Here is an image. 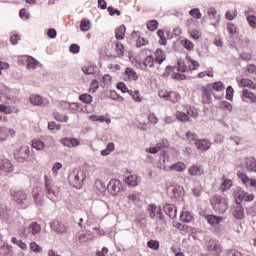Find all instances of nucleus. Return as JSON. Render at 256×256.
<instances>
[{
  "label": "nucleus",
  "instance_id": "nucleus-1",
  "mask_svg": "<svg viewBox=\"0 0 256 256\" xmlns=\"http://www.w3.org/2000/svg\"><path fill=\"white\" fill-rule=\"evenodd\" d=\"M44 185L47 198L50 199V201H55L61 194V187L51 182L47 175L44 176Z\"/></svg>",
  "mask_w": 256,
  "mask_h": 256
},
{
  "label": "nucleus",
  "instance_id": "nucleus-2",
  "mask_svg": "<svg viewBox=\"0 0 256 256\" xmlns=\"http://www.w3.org/2000/svg\"><path fill=\"white\" fill-rule=\"evenodd\" d=\"M68 181L75 189H81L83 181H85V174L82 170H74L69 174Z\"/></svg>",
  "mask_w": 256,
  "mask_h": 256
},
{
  "label": "nucleus",
  "instance_id": "nucleus-3",
  "mask_svg": "<svg viewBox=\"0 0 256 256\" xmlns=\"http://www.w3.org/2000/svg\"><path fill=\"white\" fill-rule=\"evenodd\" d=\"M211 205L216 213L223 214L229 209V202L227 199L221 196H214L211 199Z\"/></svg>",
  "mask_w": 256,
  "mask_h": 256
},
{
  "label": "nucleus",
  "instance_id": "nucleus-4",
  "mask_svg": "<svg viewBox=\"0 0 256 256\" xmlns=\"http://www.w3.org/2000/svg\"><path fill=\"white\" fill-rule=\"evenodd\" d=\"M206 249L209 255L212 256H221V253H223V246L221 245V242L217 239H210L206 242Z\"/></svg>",
  "mask_w": 256,
  "mask_h": 256
},
{
  "label": "nucleus",
  "instance_id": "nucleus-5",
  "mask_svg": "<svg viewBox=\"0 0 256 256\" xmlns=\"http://www.w3.org/2000/svg\"><path fill=\"white\" fill-rule=\"evenodd\" d=\"M31 151L29 150V147L22 146L19 150H16L14 152V157L18 163H24V161H27L29 159V154Z\"/></svg>",
  "mask_w": 256,
  "mask_h": 256
},
{
  "label": "nucleus",
  "instance_id": "nucleus-6",
  "mask_svg": "<svg viewBox=\"0 0 256 256\" xmlns=\"http://www.w3.org/2000/svg\"><path fill=\"white\" fill-rule=\"evenodd\" d=\"M108 190L110 191L111 195H119V193L123 190V184L118 179H112L108 184Z\"/></svg>",
  "mask_w": 256,
  "mask_h": 256
},
{
  "label": "nucleus",
  "instance_id": "nucleus-7",
  "mask_svg": "<svg viewBox=\"0 0 256 256\" xmlns=\"http://www.w3.org/2000/svg\"><path fill=\"white\" fill-rule=\"evenodd\" d=\"M13 164L8 159L0 160V175H9L14 171Z\"/></svg>",
  "mask_w": 256,
  "mask_h": 256
},
{
  "label": "nucleus",
  "instance_id": "nucleus-8",
  "mask_svg": "<svg viewBox=\"0 0 256 256\" xmlns=\"http://www.w3.org/2000/svg\"><path fill=\"white\" fill-rule=\"evenodd\" d=\"M32 196L36 205H43V201L45 199V192L41 187H35L32 190Z\"/></svg>",
  "mask_w": 256,
  "mask_h": 256
},
{
  "label": "nucleus",
  "instance_id": "nucleus-9",
  "mask_svg": "<svg viewBox=\"0 0 256 256\" xmlns=\"http://www.w3.org/2000/svg\"><path fill=\"white\" fill-rule=\"evenodd\" d=\"M237 175L245 187H254V189H256V179L249 178V176L243 172H238Z\"/></svg>",
  "mask_w": 256,
  "mask_h": 256
},
{
  "label": "nucleus",
  "instance_id": "nucleus-10",
  "mask_svg": "<svg viewBox=\"0 0 256 256\" xmlns=\"http://www.w3.org/2000/svg\"><path fill=\"white\" fill-rule=\"evenodd\" d=\"M202 95V103L209 104L211 103V84H207L206 86H202L201 89Z\"/></svg>",
  "mask_w": 256,
  "mask_h": 256
},
{
  "label": "nucleus",
  "instance_id": "nucleus-11",
  "mask_svg": "<svg viewBox=\"0 0 256 256\" xmlns=\"http://www.w3.org/2000/svg\"><path fill=\"white\" fill-rule=\"evenodd\" d=\"M236 197L237 199H239V201H245V202H251L255 199V195L249 194L248 192H245L242 189H239L237 191Z\"/></svg>",
  "mask_w": 256,
  "mask_h": 256
},
{
  "label": "nucleus",
  "instance_id": "nucleus-12",
  "mask_svg": "<svg viewBox=\"0 0 256 256\" xmlns=\"http://www.w3.org/2000/svg\"><path fill=\"white\" fill-rule=\"evenodd\" d=\"M155 63H157L155 61V57L153 55H148L142 61V67L147 71L149 69H153V67H155Z\"/></svg>",
  "mask_w": 256,
  "mask_h": 256
},
{
  "label": "nucleus",
  "instance_id": "nucleus-13",
  "mask_svg": "<svg viewBox=\"0 0 256 256\" xmlns=\"http://www.w3.org/2000/svg\"><path fill=\"white\" fill-rule=\"evenodd\" d=\"M188 174L191 177H201V175H205V170H203V166L192 165L188 169Z\"/></svg>",
  "mask_w": 256,
  "mask_h": 256
},
{
  "label": "nucleus",
  "instance_id": "nucleus-14",
  "mask_svg": "<svg viewBox=\"0 0 256 256\" xmlns=\"http://www.w3.org/2000/svg\"><path fill=\"white\" fill-rule=\"evenodd\" d=\"M196 148L199 151H207L211 148V142L206 139H198L195 141Z\"/></svg>",
  "mask_w": 256,
  "mask_h": 256
},
{
  "label": "nucleus",
  "instance_id": "nucleus-15",
  "mask_svg": "<svg viewBox=\"0 0 256 256\" xmlns=\"http://www.w3.org/2000/svg\"><path fill=\"white\" fill-rule=\"evenodd\" d=\"M60 143L64 145V147H79L80 141L77 138H63L60 140Z\"/></svg>",
  "mask_w": 256,
  "mask_h": 256
},
{
  "label": "nucleus",
  "instance_id": "nucleus-16",
  "mask_svg": "<svg viewBox=\"0 0 256 256\" xmlns=\"http://www.w3.org/2000/svg\"><path fill=\"white\" fill-rule=\"evenodd\" d=\"M51 227L54 229V231H56V233H67V226H65V224L59 222L58 220H54L51 223Z\"/></svg>",
  "mask_w": 256,
  "mask_h": 256
},
{
  "label": "nucleus",
  "instance_id": "nucleus-17",
  "mask_svg": "<svg viewBox=\"0 0 256 256\" xmlns=\"http://www.w3.org/2000/svg\"><path fill=\"white\" fill-rule=\"evenodd\" d=\"M164 211L170 219H175V217H177V207L173 204H166L164 206Z\"/></svg>",
  "mask_w": 256,
  "mask_h": 256
},
{
  "label": "nucleus",
  "instance_id": "nucleus-18",
  "mask_svg": "<svg viewBox=\"0 0 256 256\" xmlns=\"http://www.w3.org/2000/svg\"><path fill=\"white\" fill-rule=\"evenodd\" d=\"M14 201L17 202L18 205H23L25 201H27V193L23 191H18L13 194Z\"/></svg>",
  "mask_w": 256,
  "mask_h": 256
},
{
  "label": "nucleus",
  "instance_id": "nucleus-19",
  "mask_svg": "<svg viewBox=\"0 0 256 256\" xmlns=\"http://www.w3.org/2000/svg\"><path fill=\"white\" fill-rule=\"evenodd\" d=\"M165 59H167L165 52L161 48L156 49L154 53V61H156L158 65H161Z\"/></svg>",
  "mask_w": 256,
  "mask_h": 256
},
{
  "label": "nucleus",
  "instance_id": "nucleus-20",
  "mask_svg": "<svg viewBox=\"0 0 256 256\" xmlns=\"http://www.w3.org/2000/svg\"><path fill=\"white\" fill-rule=\"evenodd\" d=\"M187 169V164L182 161L176 162L169 167V171H176L177 173H183Z\"/></svg>",
  "mask_w": 256,
  "mask_h": 256
},
{
  "label": "nucleus",
  "instance_id": "nucleus-21",
  "mask_svg": "<svg viewBox=\"0 0 256 256\" xmlns=\"http://www.w3.org/2000/svg\"><path fill=\"white\" fill-rule=\"evenodd\" d=\"M233 217L235 219L241 220L243 217H245V211L243 210V206L241 204H237L233 209Z\"/></svg>",
  "mask_w": 256,
  "mask_h": 256
},
{
  "label": "nucleus",
  "instance_id": "nucleus-22",
  "mask_svg": "<svg viewBox=\"0 0 256 256\" xmlns=\"http://www.w3.org/2000/svg\"><path fill=\"white\" fill-rule=\"evenodd\" d=\"M186 61L188 64V71H197V69L201 67V64H199L198 61L190 58L189 56H186Z\"/></svg>",
  "mask_w": 256,
  "mask_h": 256
},
{
  "label": "nucleus",
  "instance_id": "nucleus-23",
  "mask_svg": "<svg viewBox=\"0 0 256 256\" xmlns=\"http://www.w3.org/2000/svg\"><path fill=\"white\" fill-rule=\"evenodd\" d=\"M125 183L129 185V187H137V185H139V177L135 174H131L125 179Z\"/></svg>",
  "mask_w": 256,
  "mask_h": 256
},
{
  "label": "nucleus",
  "instance_id": "nucleus-24",
  "mask_svg": "<svg viewBox=\"0 0 256 256\" xmlns=\"http://www.w3.org/2000/svg\"><path fill=\"white\" fill-rule=\"evenodd\" d=\"M245 167L248 171L256 173V159L255 157H249L245 160Z\"/></svg>",
  "mask_w": 256,
  "mask_h": 256
},
{
  "label": "nucleus",
  "instance_id": "nucleus-25",
  "mask_svg": "<svg viewBox=\"0 0 256 256\" xmlns=\"http://www.w3.org/2000/svg\"><path fill=\"white\" fill-rule=\"evenodd\" d=\"M205 219L207 223H209V225H219L223 220V217L215 215H206Z\"/></svg>",
  "mask_w": 256,
  "mask_h": 256
},
{
  "label": "nucleus",
  "instance_id": "nucleus-26",
  "mask_svg": "<svg viewBox=\"0 0 256 256\" xmlns=\"http://www.w3.org/2000/svg\"><path fill=\"white\" fill-rule=\"evenodd\" d=\"M124 75H126L128 81H137L139 79V75L133 68H126Z\"/></svg>",
  "mask_w": 256,
  "mask_h": 256
},
{
  "label": "nucleus",
  "instance_id": "nucleus-27",
  "mask_svg": "<svg viewBox=\"0 0 256 256\" xmlns=\"http://www.w3.org/2000/svg\"><path fill=\"white\" fill-rule=\"evenodd\" d=\"M127 31V28L125 25H120L115 29V37L118 40H123L125 39V33Z\"/></svg>",
  "mask_w": 256,
  "mask_h": 256
},
{
  "label": "nucleus",
  "instance_id": "nucleus-28",
  "mask_svg": "<svg viewBox=\"0 0 256 256\" xmlns=\"http://www.w3.org/2000/svg\"><path fill=\"white\" fill-rule=\"evenodd\" d=\"M230 187H233V181L225 178V176L222 177V183L219 187L220 191L225 192L229 191Z\"/></svg>",
  "mask_w": 256,
  "mask_h": 256
},
{
  "label": "nucleus",
  "instance_id": "nucleus-29",
  "mask_svg": "<svg viewBox=\"0 0 256 256\" xmlns=\"http://www.w3.org/2000/svg\"><path fill=\"white\" fill-rule=\"evenodd\" d=\"M28 232L32 235H38V233H41V225L37 224L36 222H32L28 226Z\"/></svg>",
  "mask_w": 256,
  "mask_h": 256
},
{
  "label": "nucleus",
  "instance_id": "nucleus-30",
  "mask_svg": "<svg viewBox=\"0 0 256 256\" xmlns=\"http://www.w3.org/2000/svg\"><path fill=\"white\" fill-rule=\"evenodd\" d=\"M115 43V51L117 57H123L125 55V46L119 41L114 42Z\"/></svg>",
  "mask_w": 256,
  "mask_h": 256
},
{
  "label": "nucleus",
  "instance_id": "nucleus-31",
  "mask_svg": "<svg viewBox=\"0 0 256 256\" xmlns=\"http://www.w3.org/2000/svg\"><path fill=\"white\" fill-rule=\"evenodd\" d=\"M180 221L183 223H191V221H193V214L189 211L182 212L180 215Z\"/></svg>",
  "mask_w": 256,
  "mask_h": 256
},
{
  "label": "nucleus",
  "instance_id": "nucleus-32",
  "mask_svg": "<svg viewBox=\"0 0 256 256\" xmlns=\"http://www.w3.org/2000/svg\"><path fill=\"white\" fill-rule=\"evenodd\" d=\"M30 102L32 103V105L41 106L43 105V97L37 94H32L30 96Z\"/></svg>",
  "mask_w": 256,
  "mask_h": 256
},
{
  "label": "nucleus",
  "instance_id": "nucleus-33",
  "mask_svg": "<svg viewBox=\"0 0 256 256\" xmlns=\"http://www.w3.org/2000/svg\"><path fill=\"white\" fill-rule=\"evenodd\" d=\"M31 145L33 149H36V151H42V149H45V142L39 139H33Z\"/></svg>",
  "mask_w": 256,
  "mask_h": 256
},
{
  "label": "nucleus",
  "instance_id": "nucleus-34",
  "mask_svg": "<svg viewBox=\"0 0 256 256\" xmlns=\"http://www.w3.org/2000/svg\"><path fill=\"white\" fill-rule=\"evenodd\" d=\"M112 151H115V144L113 142H109L107 144L106 149L101 151V155L103 157H107V155H110L112 153Z\"/></svg>",
  "mask_w": 256,
  "mask_h": 256
},
{
  "label": "nucleus",
  "instance_id": "nucleus-35",
  "mask_svg": "<svg viewBox=\"0 0 256 256\" xmlns=\"http://www.w3.org/2000/svg\"><path fill=\"white\" fill-rule=\"evenodd\" d=\"M175 117L178 121H181L182 123H187V121H189V116L187 115V113L182 111H177L175 113Z\"/></svg>",
  "mask_w": 256,
  "mask_h": 256
},
{
  "label": "nucleus",
  "instance_id": "nucleus-36",
  "mask_svg": "<svg viewBox=\"0 0 256 256\" xmlns=\"http://www.w3.org/2000/svg\"><path fill=\"white\" fill-rule=\"evenodd\" d=\"M91 29V21L87 18H83L80 22V31H89Z\"/></svg>",
  "mask_w": 256,
  "mask_h": 256
},
{
  "label": "nucleus",
  "instance_id": "nucleus-37",
  "mask_svg": "<svg viewBox=\"0 0 256 256\" xmlns=\"http://www.w3.org/2000/svg\"><path fill=\"white\" fill-rule=\"evenodd\" d=\"M79 101L85 103L86 105H89L93 103V96H91V94L84 93L79 96Z\"/></svg>",
  "mask_w": 256,
  "mask_h": 256
},
{
  "label": "nucleus",
  "instance_id": "nucleus-38",
  "mask_svg": "<svg viewBox=\"0 0 256 256\" xmlns=\"http://www.w3.org/2000/svg\"><path fill=\"white\" fill-rule=\"evenodd\" d=\"M39 67V61L33 57H28L27 59V69H37Z\"/></svg>",
  "mask_w": 256,
  "mask_h": 256
},
{
  "label": "nucleus",
  "instance_id": "nucleus-39",
  "mask_svg": "<svg viewBox=\"0 0 256 256\" xmlns=\"http://www.w3.org/2000/svg\"><path fill=\"white\" fill-rule=\"evenodd\" d=\"M128 94L131 95L132 99L136 101V103H141V101H143V98H141V94L139 90H135V91L130 90L128 91Z\"/></svg>",
  "mask_w": 256,
  "mask_h": 256
},
{
  "label": "nucleus",
  "instance_id": "nucleus-40",
  "mask_svg": "<svg viewBox=\"0 0 256 256\" xmlns=\"http://www.w3.org/2000/svg\"><path fill=\"white\" fill-rule=\"evenodd\" d=\"M53 115L54 119H56V121H59L60 123H67L69 121V116L59 114V112H55Z\"/></svg>",
  "mask_w": 256,
  "mask_h": 256
},
{
  "label": "nucleus",
  "instance_id": "nucleus-41",
  "mask_svg": "<svg viewBox=\"0 0 256 256\" xmlns=\"http://www.w3.org/2000/svg\"><path fill=\"white\" fill-rule=\"evenodd\" d=\"M168 101H171L172 103H179L181 101V95L177 92H170Z\"/></svg>",
  "mask_w": 256,
  "mask_h": 256
},
{
  "label": "nucleus",
  "instance_id": "nucleus-42",
  "mask_svg": "<svg viewBox=\"0 0 256 256\" xmlns=\"http://www.w3.org/2000/svg\"><path fill=\"white\" fill-rule=\"evenodd\" d=\"M181 44L184 47V49H186L187 51H193V49L195 47L193 42H191V40H189V39L182 40Z\"/></svg>",
  "mask_w": 256,
  "mask_h": 256
},
{
  "label": "nucleus",
  "instance_id": "nucleus-43",
  "mask_svg": "<svg viewBox=\"0 0 256 256\" xmlns=\"http://www.w3.org/2000/svg\"><path fill=\"white\" fill-rule=\"evenodd\" d=\"M157 35L159 37L158 43L159 45H167V38L165 37V32L163 30H158Z\"/></svg>",
  "mask_w": 256,
  "mask_h": 256
},
{
  "label": "nucleus",
  "instance_id": "nucleus-44",
  "mask_svg": "<svg viewBox=\"0 0 256 256\" xmlns=\"http://www.w3.org/2000/svg\"><path fill=\"white\" fill-rule=\"evenodd\" d=\"M212 89H214V91H217L218 93H221V91L225 90V84H223V82L218 81V82H214L211 85Z\"/></svg>",
  "mask_w": 256,
  "mask_h": 256
},
{
  "label": "nucleus",
  "instance_id": "nucleus-45",
  "mask_svg": "<svg viewBox=\"0 0 256 256\" xmlns=\"http://www.w3.org/2000/svg\"><path fill=\"white\" fill-rule=\"evenodd\" d=\"M188 34L190 35L191 39H194V40L201 38V32L197 29L190 28L188 30Z\"/></svg>",
  "mask_w": 256,
  "mask_h": 256
},
{
  "label": "nucleus",
  "instance_id": "nucleus-46",
  "mask_svg": "<svg viewBox=\"0 0 256 256\" xmlns=\"http://www.w3.org/2000/svg\"><path fill=\"white\" fill-rule=\"evenodd\" d=\"M189 15L193 17V19H201L203 17V14H201V10L199 8H193L189 11Z\"/></svg>",
  "mask_w": 256,
  "mask_h": 256
},
{
  "label": "nucleus",
  "instance_id": "nucleus-47",
  "mask_svg": "<svg viewBox=\"0 0 256 256\" xmlns=\"http://www.w3.org/2000/svg\"><path fill=\"white\" fill-rule=\"evenodd\" d=\"M208 16L212 21L219 22V16L217 15V10L215 8L208 9Z\"/></svg>",
  "mask_w": 256,
  "mask_h": 256
},
{
  "label": "nucleus",
  "instance_id": "nucleus-48",
  "mask_svg": "<svg viewBox=\"0 0 256 256\" xmlns=\"http://www.w3.org/2000/svg\"><path fill=\"white\" fill-rule=\"evenodd\" d=\"M186 111H187L186 115L188 117H192L194 119H196V117L199 115V112L197 111V109L195 107L189 106Z\"/></svg>",
  "mask_w": 256,
  "mask_h": 256
},
{
  "label": "nucleus",
  "instance_id": "nucleus-49",
  "mask_svg": "<svg viewBox=\"0 0 256 256\" xmlns=\"http://www.w3.org/2000/svg\"><path fill=\"white\" fill-rule=\"evenodd\" d=\"M95 187L99 191V193H105V191H107V187L105 186V184L101 180H96L95 181Z\"/></svg>",
  "mask_w": 256,
  "mask_h": 256
},
{
  "label": "nucleus",
  "instance_id": "nucleus-50",
  "mask_svg": "<svg viewBox=\"0 0 256 256\" xmlns=\"http://www.w3.org/2000/svg\"><path fill=\"white\" fill-rule=\"evenodd\" d=\"M7 137H9V129L0 127V141H7Z\"/></svg>",
  "mask_w": 256,
  "mask_h": 256
},
{
  "label": "nucleus",
  "instance_id": "nucleus-51",
  "mask_svg": "<svg viewBox=\"0 0 256 256\" xmlns=\"http://www.w3.org/2000/svg\"><path fill=\"white\" fill-rule=\"evenodd\" d=\"M147 247H149V249H153L154 251H159V241L157 240H150L147 242Z\"/></svg>",
  "mask_w": 256,
  "mask_h": 256
},
{
  "label": "nucleus",
  "instance_id": "nucleus-52",
  "mask_svg": "<svg viewBox=\"0 0 256 256\" xmlns=\"http://www.w3.org/2000/svg\"><path fill=\"white\" fill-rule=\"evenodd\" d=\"M197 79H205V77H213V69L200 72L196 75Z\"/></svg>",
  "mask_w": 256,
  "mask_h": 256
},
{
  "label": "nucleus",
  "instance_id": "nucleus-53",
  "mask_svg": "<svg viewBox=\"0 0 256 256\" xmlns=\"http://www.w3.org/2000/svg\"><path fill=\"white\" fill-rule=\"evenodd\" d=\"M219 106L223 111H233V105L227 101L220 102Z\"/></svg>",
  "mask_w": 256,
  "mask_h": 256
},
{
  "label": "nucleus",
  "instance_id": "nucleus-54",
  "mask_svg": "<svg viewBox=\"0 0 256 256\" xmlns=\"http://www.w3.org/2000/svg\"><path fill=\"white\" fill-rule=\"evenodd\" d=\"M159 27V22L157 20H151L147 22V29L149 31H155Z\"/></svg>",
  "mask_w": 256,
  "mask_h": 256
},
{
  "label": "nucleus",
  "instance_id": "nucleus-55",
  "mask_svg": "<svg viewBox=\"0 0 256 256\" xmlns=\"http://www.w3.org/2000/svg\"><path fill=\"white\" fill-rule=\"evenodd\" d=\"M116 88L121 91L122 93H129V88L127 87V84L125 82H118L116 85Z\"/></svg>",
  "mask_w": 256,
  "mask_h": 256
},
{
  "label": "nucleus",
  "instance_id": "nucleus-56",
  "mask_svg": "<svg viewBox=\"0 0 256 256\" xmlns=\"http://www.w3.org/2000/svg\"><path fill=\"white\" fill-rule=\"evenodd\" d=\"M235 94V90L233 89L232 86H228L226 88V99L228 101H232L233 100V95Z\"/></svg>",
  "mask_w": 256,
  "mask_h": 256
},
{
  "label": "nucleus",
  "instance_id": "nucleus-57",
  "mask_svg": "<svg viewBox=\"0 0 256 256\" xmlns=\"http://www.w3.org/2000/svg\"><path fill=\"white\" fill-rule=\"evenodd\" d=\"M30 249L34 253H41L43 251V248H41V246H39V244H37V242H31Z\"/></svg>",
  "mask_w": 256,
  "mask_h": 256
},
{
  "label": "nucleus",
  "instance_id": "nucleus-58",
  "mask_svg": "<svg viewBox=\"0 0 256 256\" xmlns=\"http://www.w3.org/2000/svg\"><path fill=\"white\" fill-rule=\"evenodd\" d=\"M178 71H181V73H187V71H189V66H187L184 61L180 60L178 62Z\"/></svg>",
  "mask_w": 256,
  "mask_h": 256
},
{
  "label": "nucleus",
  "instance_id": "nucleus-59",
  "mask_svg": "<svg viewBox=\"0 0 256 256\" xmlns=\"http://www.w3.org/2000/svg\"><path fill=\"white\" fill-rule=\"evenodd\" d=\"M149 40L143 38V37H138L136 40V47H144V45H148Z\"/></svg>",
  "mask_w": 256,
  "mask_h": 256
},
{
  "label": "nucleus",
  "instance_id": "nucleus-60",
  "mask_svg": "<svg viewBox=\"0 0 256 256\" xmlns=\"http://www.w3.org/2000/svg\"><path fill=\"white\" fill-rule=\"evenodd\" d=\"M99 89V82L93 80L90 84L89 93H95Z\"/></svg>",
  "mask_w": 256,
  "mask_h": 256
},
{
  "label": "nucleus",
  "instance_id": "nucleus-61",
  "mask_svg": "<svg viewBox=\"0 0 256 256\" xmlns=\"http://www.w3.org/2000/svg\"><path fill=\"white\" fill-rule=\"evenodd\" d=\"M170 91H167L165 89H162L158 92L159 97H161V99H165V101H169V95H170Z\"/></svg>",
  "mask_w": 256,
  "mask_h": 256
},
{
  "label": "nucleus",
  "instance_id": "nucleus-62",
  "mask_svg": "<svg viewBox=\"0 0 256 256\" xmlns=\"http://www.w3.org/2000/svg\"><path fill=\"white\" fill-rule=\"evenodd\" d=\"M236 17H237V10L226 12V19L228 21H233V19H235Z\"/></svg>",
  "mask_w": 256,
  "mask_h": 256
},
{
  "label": "nucleus",
  "instance_id": "nucleus-63",
  "mask_svg": "<svg viewBox=\"0 0 256 256\" xmlns=\"http://www.w3.org/2000/svg\"><path fill=\"white\" fill-rule=\"evenodd\" d=\"M195 25H197V21L195 20V18H189L186 20V26L189 29H192V27H195Z\"/></svg>",
  "mask_w": 256,
  "mask_h": 256
},
{
  "label": "nucleus",
  "instance_id": "nucleus-64",
  "mask_svg": "<svg viewBox=\"0 0 256 256\" xmlns=\"http://www.w3.org/2000/svg\"><path fill=\"white\" fill-rule=\"evenodd\" d=\"M247 21H248L250 27H254V29L256 28V17L255 16H248Z\"/></svg>",
  "mask_w": 256,
  "mask_h": 256
}]
</instances>
